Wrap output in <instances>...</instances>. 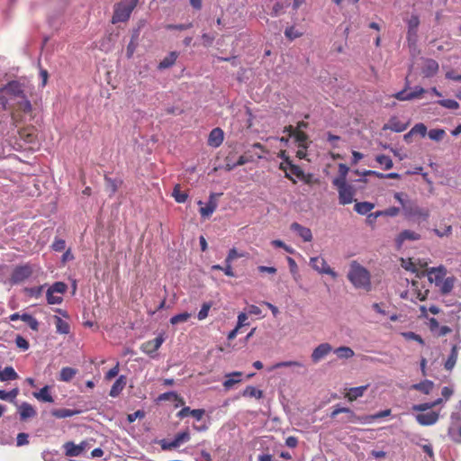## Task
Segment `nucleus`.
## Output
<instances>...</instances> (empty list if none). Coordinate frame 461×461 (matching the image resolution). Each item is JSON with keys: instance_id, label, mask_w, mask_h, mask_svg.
Here are the masks:
<instances>
[{"instance_id": "28", "label": "nucleus", "mask_w": 461, "mask_h": 461, "mask_svg": "<svg viewBox=\"0 0 461 461\" xmlns=\"http://www.w3.org/2000/svg\"><path fill=\"white\" fill-rule=\"evenodd\" d=\"M77 413H79V411L70 409H56L51 411V414L58 419L72 417Z\"/></svg>"}, {"instance_id": "61", "label": "nucleus", "mask_w": 461, "mask_h": 461, "mask_svg": "<svg viewBox=\"0 0 461 461\" xmlns=\"http://www.w3.org/2000/svg\"><path fill=\"white\" fill-rule=\"evenodd\" d=\"M433 407H434V404H431V402H425V403L414 405L413 410L419 411H425Z\"/></svg>"}, {"instance_id": "53", "label": "nucleus", "mask_w": 461, "mask_h": 461, "mask_svg": "<svg viewBox=\"0 0 461 461\" xmlns=\"http://www.w3.org/2000/svg\"><path fill=\"white\" fill-rule=\"evenodd\" d=\"M402 335L407 339L415 340V341L419 342L421 345L424 344V340L422 339V338L420 335H418V334H416V333H414L412 331L404 332Z\"/></svg>"}, {"instance_id": "26", "label": "nucleus", "mask_w": 461, "mask_h": 461, "mask_svg": "<svg viewBox=\"0 0 461 461\" xmlns=\"http://www.w3.org/2000/svg\"><path fill=\"white\" fill-rule=\"evenodd\" d=\"M334 353L337 355L339 358L341 359H348L354 357L355 353L352 348L349 347H339L334 350Z\"/></svg>"}, {"instance_id": "41", "label": "nucleus", "mask_w": 461, "mask_h": 461, "mask_svg": "<svg viewBox=\"0 0 461 461\" xmlns=\"http://www.w3.org/2000/svg\"><path fill=\"white\" fill-rule=\"evenodd\" d=\"M120 184H121V181H119V180L105 177L106 188L112 194H114L117 191Z\"/></svg>"}, {"instance_id": "17", "label": "nucleus", "mask_w": 461, "mask_h": 461, "mask_svg": "<svg viewBox=\"0 0 461 461\" xmlns=\"http://www.w3.org/2000/svg\"><path fill=\"white\" fill-rule=\"evenodd\" d=\"M408 32L407 37L408 40H411L412 37H416L418 27L420 25V17L417 14H411L410 18L406 20Z\"/></svg>"}, {"instance_id": "34", "label": "nucleus", "mask_w": 461, "mask_h": 461, "mask_svg": "<svg viewBox=\"0 0 461 461\" xmlns=\"http://www.w3.org/2000/svg\"><path fill=\"white\" fill-rule=\"evenodd\" d=\"M172 195L177 203H185L188 197L187 194L180 190V186L176 185L174 187Z\"/></svg>"}, {"instance_id": "25", "label": "nucleus", "mask_w": 461, "mask_h": 461, "mask_svg": "<svg viewBox=\"0 0 461 461\" xmlns=\"http://www.w3.org/2000/svg\"><path fill=\"white\" fill-rule=\"evenodd\" d=\"M125 378L124 376L121 375L115 383L113 384L111 391H110V396L116 397L119 395V393L122 392L123 387L125 386Z\"/></svg>"}, {"instance_id": "12", "label": "nucleus", "mask_w": 461, "mask_h": 461, "mask_svg": "<svg viewBox=\"0 0 461 461\" xmlns=\"http://www.w3.org/2000/svg\"><path fill=\"white\" fill-rule=\"evenodd\" d=\"M420 235L413 230H404L401 231L395 238V245L400 249L406 240H419Z\"/></svg>"}, {"instance_id": "46", "label": "nucleus", "mask_w": 461, "mask_h": 461, "mask_svg": "<svg viewBox=\"0 0 461 461\" xmlns=\"http://www.w3.org/2000/svg\"><path fill=\"white\" fill-rule=\"evenodd\" d=\"M47 301L50 304H59L62 302L60 295H55L53 293L47 290Z\"/></svg>"}, {"instance_id": "30", "label": "nucleus", "mask_w": 461, "mask_h": 461, "mask_svg": "<svg viewBox=\"0 0 461 461\" xmlns=\"http://www.w3.org/2000/svg\"><path fill=\"white\" fill-rule=\"evenodd\" d=\"M77 370L72 367H63L59 374V380L69 382L76 375Z\"/></svg>"}, {"instance_id": "1", "label": "nucleus", "mask_w": 461, "mask_h": 461, "mask_svg": "<svg viewBox=\"0 0 461 461\" xmlns=\"http://www.w3.org/2000/svg\"><path fill=\"white\" fill-rule=\"evenodd\" d=\"M13 102L17 110L29 113L32 110V104L25 94L24 86L18 81H12L0 89V104L8 109L9 103Z\"/></svg>"}, {"instance_id": "5", "label": "nucleus", "mask_w": 461, "mask_h": 461, "mask_svg": "<svg viewBox=\"0 0 461 461\" xmlns=\"http://www.w3.org/2000/svg\"><path fill=\"white\" fill-rule=\"evenodd\" d=\"M139 0H122L116 4L113 7V15L112 17V23H123L126 22L133 9L136 7Z\"/></svg>"}, {"instance_id": "44", "label": "nucleus", "mask_w": 461, "mask_h": 461, "mask_svg": "<svg viewBox=\"0 0 461 461\" xmlns=\"http://www.w3.org/2000/svg\"><path fill=\"white\" fill-rule=\"evenodd\" d=\"M411 133L420 134L424 137L427 134V127L424 123H417L411 128Z\"/></svg>"}, {"instance_id": "11", "label": "nucleus", "mask_w": 461, "mask_h": 461, "mask_svg": "<svg viewBox=\"0 0 461 461\" xmlns=\"http://www.w3.org/2000/svg\"><path fill=\"white\" fill-rule=\"evenodd\" d=\"M33 269L29 265L17 267L12 275V281L14 283H21L27 279L32 274Z\"/></svg>"}, {"instance_id": "64", "label": "nucleus", "mask_w": 461, "mask_h": 461, "mask_svg": "<svg viewBox=\"0 0 461 461\" xmlns=\"http://www.w3.org/2000/svg\"><path fill=\"white\" fill-rule=\"evenodd\" d=\"M202 40H203V44L204 46H210L212 43V41H214V36L208 34V33H203L202 35Z\"/></svg>"}, {"instance_id": "18", "label": "nucleus", "mask_w": 461, "mask_h": 461, "mask_svg": "<svg viewBox=\"0 0 461 461\" xmlns=\"http://www.w3.org/2000/svg\"><path fill=\"white\" fill-rule=\"evenodd\" d=\"M291 230L300 236L303 241H310L312 239V231L309 228L303 227L297 222L291 224Z\"/></svg>"}, {"instance_id": "24", "label": "nucleus", "mask_w": 461, "mask_h": 461, "mask_svg": "<svg viewBox=\"0 0 461 461\" xmlns=\"http://www.w3.org/2000/svg\"><path fill=\"white\" fill-rule=\"evenodd\" d=\"M178 57L177 52L172 51L167 57H165L158 65V68L165 69L173 66Z\"/></svg>"}, {"instance_id": "29", "label": "nucleus", "mask_w": 461, "mask_h": 461, "mask_svg": "<svg viewBox=\"0 0 461 461\" xmlns=\"http://www.w3.org/2000/svg\"><path fill=\"white\" fill-rule=\"evenodd\" d=\"M54 320L57 332L60 334H68L69 332V325L67 321H63L59 316H55Z\"/></svg>"}, {"instance_id": "36", "label": "nucleus", "mask_w": 461, "mask_h": 461, "mask_svg": "<svg viewBox=\"0 0 461 461\" xmlns=\"http://www.w3.org/2000/svg\"><path fill=\"white\" fill-rule=\"evenodd\" d=\"M191 317V314L188 313V312H182V313H179V314H176L175 316H173L171 319H170V323L172 325H176L178 323H182V322H185L187 321Z\"/></svg>"}, {"instance_id": "55", "label": "nucleus", "mask_w": 461, "mask_h": 461, "mask_svg": "<svg viewBox=\"0 0 461 461\" xmlns=\"http://www.w3.org/2000/svg\"><path fill=\"white\" fill-rule=\"evenodd\" d=\"M211 308L210 303H203L201 310L198 312L197 318L202 321L208 316L209 310Z\"/></svg>"}, {"instance_id": "47", "label": "nucleus", "mask_w": 461, "mask_h": 461, "mask_svg": "<svg viewBox=\"0 0 461 461\" xmlns=\"http://www.w3.org/2000/svg\"><path fill=\"white\" fill-rule=\"evenodd\" d=\"M174 439L177 443V445L180 446L182 443L186 442L190 439V434L188 431H183L178 433Z\"/></svg>"}, {"instance_id": "49", "label": "nucleus", "mask_w": 461, "mask_h": 461, "mask_svg": "<svg viewBox=\"0 0 461 461\" xmlns=\"http://www.w3.org/2000/svg\"><path fill=\"white\" fill-rule=\"evenodd\" d=\"M332 351V347L328 343H322L319 345V358L328 355Z\"/></svg>"}, {"instance_id": "9", "label": "nucleus", "mask_w": 461, "mask_h": 461, "mask_svg": "<svg viewBox=\"0 0 461 461\" xmlns=\"http://www.w3.org/2000/svg\"><path fill=\"white\" fill-rule=\"evenodd\" d=\"M165 339L163 335H158L154 339L146 341L140 347L142 352L147 355L152 356L163 344Z\"/></svg>"}, {"instance_id": "22", "label": "nucleus", "mask_w": 461, "mask_h": 461, "mask_svg": "<svg viewBox=\"0 0 461 461\" xmlns=\"http://www.w3.org/2000/svg\"><path fill=\"white\" fill-rule=\"evenodd\" d=\"M32 395L39 401L45 402H53V397L50 393V386L42 387L39 392H34Z\"/></svg>"}, {"instance_id": "57", "label": "nucleus", "mask_w": 461, "mask_h": 461, "mask_svg": "<svg viewBox=\"0 0 461 461\" xmlns=\"http://www.w3.org/2000/svg\"><path fill=\"white\" fill-rule=\"evenodd\" d=\"M426 90L421 86H416L412 92H410L411 99H416L421 97Z\"/></svg>"}, {"instance_id": "32", "label": "nucleus", "mask_w": 461, "mask_h": 461, "mask_svg": "<svg viewBox=\"0 0 461 461\" xmlns=\"http://www.w3.org/2000/svg\"><path fill=\"white\" fill-rule=\"evenodd\" d=\"M457 359V347L453 346L451 349V353L447 358V360L445 363V368L447 370H451L454 366L456 365Z\"/></svg>"}, {"instance_id": "50", "label": "nucleus", "mask_w": 461, "mask_h": 461, "mask_svg": "<svg viewBox=\"0 0 461 461\" xmlns=\"http://www.w3.org/2000/svg\"><path fill=\"white\" fill-rule=\"evenodd\" d=\"M159 445L163 450H169L179 447L175 439L170 442L167 441L166 439H162L159 441Z\"/></svg>"}, {"instance_id": "62", "label": "nucleus", "mask_w": 461, "mask_h": 461, "mask_svg": "<svg viewBox=\"0 0 461 461\" xmlns=\"http://www.w3.org/2000/svg\"><path fill=\"white\" fill-rule=\"evenodd\" d=\"M66 243L63 240H56L53 244L52 248L56 251H61L65 249Z\"/></svg>"}, {"instance_id": "2", "label": "nucleus", "mask_w": 461, "mask_h": 461, "mask_svg": "<svg viewBox=\"0 0 461 461\" xmlns=\"http://www.w3.org/2000/svg\"><path fill=\"white\" fill-rule=\"evenodd\" d=\"M405 196H407L405 194L400 192L393 194L394 199L402 205L404 217L418 222L427 221L430 214L429 210L420 207L415 201L404 199Z\"/></svg>"}, {"instance_id": "39", "label": "nucleus", "mask_w": 461, "mask_h": 461, "mask_svg": "<svg viewBox=\"0 0 461 461\" xmlns=\"http://www.w3.org/2000/svg\"><path fill=\"white\" fill-rule=\"evenodd\" d=\"M390 414H391V410L390 409H386V410L381 411L379 412H376V413H375L373 415L366 416L364 420H365L366 422H371V421L375 420L377 419H381V418L389 416Z\"/></svg>"}, {"instance_id": "10", "label": "nucleus", "mask_w": 461, "mask_h": 461, "mask_svg": "<svg viewBox=\"0 0 461 461\" xmlns=\"http://www.w3.org/2000/svg\"><path fill=\"white\" fill-rule=\"evenodd\" d=\"M221 194L214 193L210 194L208 203L199 210L202 217L208 218L214 212L218 206L217 197H219Z\"/></svg>"}, {"instance_id": "54", "label": "nucleus", "mask_w": 461, "mask_h": 461, "mask_svg": "<svg viewBox=\"0 0 461 461\" xmlns=\"http://www.w3.org/2000/svg\"><path fill=\"white\" fill-rule=\"evenodd\" d=\"M299 366H300V364L296 361H284V362L276 363L270 368V370H274V369L280 368V367Z\"/></svg>"}, {"instance_id": "40", "label": "nucleus", "mask_w": 461, "mask_h": 461, "mask_svg": "<svg viewBox=\"0 0 461 461\" xmlns=\"http://www.w3.org/2000/svg\"><path fill=\"white\" fill-rule=\"evenodd\" d=\"M428 134H429V139L436 140V141H439L443 139L446 132L443 129H432L429 131Z\"/></svg>"}, {"instance_id": "43", "label": "nucleus", "mask_w": 461, "mask_h": 461, "mask_svg": "<svg viewBox=\"0 0 461 461\" xmlns=\"http://www.w3.org/2000/svg\"><path fill=\"white\" fill-rule=\"evenodd\" d=\"M67 285L62 282H56L50 287H49L48 291L55 294H62L66 292Z\"/></svg>"}, {"instance_id": "14", "label": "nucleus", "mask_w": 461, "mask_h": 461, "mask_svg": "<svg viewBox=\"0 0 461 461\" xmlns=\"http://www.w3.org/2000/svg\"><path fill=\"white\" fill-rule=\"evenodd\" d=\"M408 127V123H404L401 122L398 117L393 116L390 118L388 123L384 124L383 126V130H390L394 132H402L404 131Z\"/></svg>"}, {"instance_id": "7", "label": "nucleus", "mask_w": 461, "mask_h": 461, "mask_svg": "<svg viewBox=\"0 0 461 461\" xmlns=\"http://www.w3.org/2000/svg\"><path fill=\"white\" fill-rule=\"evenodd\" d=\"M339 413L346 414V419L344 420V421H346V422H351V423H356V422L365 423L366 422L364 420L365 417L360 418V417L357 416L356 413L353 411H351L349 408L340 407L339 405L334 406V409L330 413V418H335Z\"/></svg>"}, {"instance_id": "51", "label": "nucleus", "mask_w": 461, "mask_h": 461, "mask_svg": "<svg viewBox=\"0 0 461 461\" xmlns=\"http://www.w3.org/2000/svg\"><path fill=\"white\" fill-rule=\"evenodd\" d=\"M406 89H407V86L402 90V91H399L397 92L396 94L393 95V97L399 101H409V100H411V95L409 93L406 92Z\"/></svg>"}, {"instance_id": "37", "label": "nucleus", "mask_w": 461, "mask_h": 461, "mask_svg": "<svg viewBox=\"0 0 461 461\" xmlns=\"http://www.w3.org/2000/svg\"><path fill=\"white\" fill-rule=\"evenodd\" d=\"M438 104L441 105L442 107H445L447 109L450 110H456L459 108V104L453 99H442L438 100Z\"/></svg>"}, {"instance_id": "56", "label": "nucleus", "mask_w": 461, "mask_h": 461, "mask_svg": "<svg viewBox=\"0 0 461 461\" xmlns=\"http://www.w3.org/2000/svg\"><path fill=\"white\" fill-rule=\"evenodd\" d=\"M15 343L16 346L23 350H27L29 348L28 341L22 336H17L15 338Z\"/></svg>"}, {"instance_id": "63", "label": "nucleus", "mask_w": 461, "mask_h": 461, "mask_svg": "<svg viewBox=\"0 0 461 461\" xmlns=\"http://www.w3.org/2000/svg\"><path fill=\"white\" fill-rule=\"evenodd\" d=\"M205 413V411L203 409H194L192 410L191 414L196 420H202Z\"/></svg>"}, {"instance_id": "20", "label": "nucleus", "mask_w": 461, "mask_h": 461, "mask_svg": "<svg viewBox=\"0 0 461 461\" xmlns=\"http://www.w3.org/2000/svg\"><path fill=\"white\" fill-rule=\"evenodd\" d=\"M242 376L241 372H233L225 375L226 380L223 382V386L226 390L232 388L235 384H239Z\"/></svg>"}, {"instance_id": "4", "label": "nucleus", "mask_w": 461, "mask_h": 461, "mask_svg": "<svg viewBox=\"0 0 461 461\" xmlns=\"http://www.w3.org/2000/svg\"><path fill=\"white\" fill-rule=\"evenodd\" d=\"M428 272L430 276V279H434L436 285L439 287V290L443 294H447L452 291L456 278L454 276H448L444 279L447 274L445 267L440 266L438 267H431Z\"/></svg>"}, {"instance_id": "13", "label": "nucleus", "mask_w": 461, "mask_h": 461, "mask_svg": "<svg viewBox=\"0 0 461 461\" xmlns=\"http://www.w3.org/2000/svg\"><path fill=\"white\" fill-rule=\"evenodd\" d=\"M439 69L438 63L433 59H426L421 68V73L425 77H434Z\"/></svg>"}, {"instance_id": "52", "label": "nucleus", "mask_w": 461, "mask_h": 461, "mask_svg": "<svg viewBox=\"0 0 461 461\" xmlns=\"http://www.w3.org/2000/svg\"><path fill=\"white\" fill-rule=\"evenodd\" d=\"M319 272L330 275L332 277V279H336L338 276L337 273L325 262L322 263L321 268L319 269Z\"/></svg>"}, {"instance_id": "31", "label": "nucleus", "mask_w": 461, "mask_h": 461, "mask_svg": "<svg viewBox=\"0 0 461 461\" xmlns=\"http://www.w3.org/2000/svg\"><path fill=\"white\" fill-rule=\"evenodd\" d=\"M242 395L244 397H254L257 399H260L263 397V392L261 390L257 389L254 386H247L245 390L242 392Z\"/></svg>"}, {"instance_id": "35", "label": "nucleus", "mask_w": 461, "mask_h": 461, "mask_svg": "<svg viewBox=\"0 0 461 461\" xmlns=\"http://www.w3.org/2000/svg\"><path fill=\"white\" fill-rule=\"evenodd\" d=\"M289 5L290 4L287 1L276 3L272 8V15H280L284 13L285 9L289 6Z\"/></svg>"}, {"instance_id": "27", "label": "nucleus", "mask_w": 461, "mask_h": 461, "mask_svg": "<svg viewBox=\"0 0 461 461\" xmlns=\"http://www.w3.org/2000/svg\"><path fill=\"white\" fill-rule=\"evenodd\" d=\"M18 378V375L12 366H6L4 370L0 371V380L9 381Z\"/></svg>"}, {"instance_id": "58", "label": "nucleus", "mask_w": 461, "mask_h": 461, "mask_svg": "<svg viewBox=\"0 0 461 461\" xmlns=\"http://www.w3.org/2000/svg\"><path fill=\"white\" fill-rule=\"evenodd\" d=\"M348 172V167L344 164H339V176L336 177L335 179H343V182H346V176Z\"/></svg>"}, {"instance_id": "45", "label": "nucleus", "mask_w": 461, "mask_h": 461, "mask_svg": "<svg viewBox=\"0 0 461 461\" xmlns=\"http://www.w3.org/2000/svg\"><path fill=\"white\" fill-rule=\"evenodd\" d=\"M288 131H290L291 136H294L296 141H298L300 145L305 141L306 136L304 133L294 130L292 126L289 127Z\"/></svg>"}, {"instance_id": "38", "label": "nucleus", "mask_w": 461, "mask_h": 461, "mask_svg": "<svg viewBox=\"0 0 461 461\" xmlns=\"http://www.w3.org/2000/svg\"><path fill=\"white\" fill-rule=\"evenodd\" d=\"M137 39H138V34L136 33L135 35L132 36L130 43L127 46L126 56L128 59H131L136 50V48L138 46Z\"/></svg>"}, {"instance_id": "6", "label": "nucleus", "mask_w": 461, "mask_h": 461, "mask_svg": "<svg viewBox=\"0 0 461 461\" xmlns=\"http://www.w3.org/2000/svg\"><path fill=\"white\" fill-rule=\"evenodd\" d=\"M332 183L338 189L340 204H348L354 201L356 190L352 185L343 182V179H333Z\"/></svg>"}, {"instance_id": "21", "label": "nucleus", "mask_w": 461, "mask_h": 461, "mask_svg": "<svg viewBox=\"0 0 461 461\" xmlns=\"http://www.w3.org/2000/svg\"><path fill=\"white\" fill-rule=\"evenodd\" d=\"M368 385L357 386L349 388L346 393L345 397L349 401L353 402L359 397H362L366 391Z\"/></svg>"}, {"instance_id": "48", "label": "nucleus", "mask_w": 461, "mask_h": 461, "mask_svg": "<svg viewBox=\"0 0 461 461\" xmlns=\"http://www.w3.org/2000/svg\"><path fill=\"white\" fill-rule=\"evenodd\" d=\"M241 257H243V255L240 254L238 252V250L235 248H233V249H230L228 256L225 259V263H232V261H234L238 258H241Z\"/></svg>"}, {"instance_id": "19", "label": "nucleus", "mask_w": 461, "mask_h": 461, "mask_svg": "<svg viewBox=\"0 0 461 461\" xmlns=\"http://www.w3.org/2000/svg\"><path fill=\"white\" fill-rule=\"evenodd\" d=\"M18 411L22 420L33 418L36 415L35 409L28 402H23L19 405Z\"/></svg>"}, {"instance_id": "16", "label": "nucleus", "mask_w": 461, "mask_h": 461, "mask_svg": "<svg viewBox=\"0 0 461 461\" xmlns=\"http://www.w3.org/2000/svg\"><path fill=\"white\" fill-rule=\"evenodd\" d=\"M224 133L221 128H214L209 134L208 144L211 147L218 148L223 141Z\"/></svg>"}, {"instance_id": "59", "label": "nucleus", "mask_w": 461, "mask_h": 461, "mask_svg": "<svg viewBox=\"0 0 461 461\" xmlns=\"http://www.w3.org/2000/svg\"><path fill=\"white\" fill-rule=\"evenodd\" d=\"M17 446L18 447H22V446H24V445H27L29 443V440H28V434L26 433H19L17 435Z\"/></svg>"}, {"instance_id": "23", "label": "nucleus", "mask_w": 461, "mask_h": 461, "mask_svg": "<svg viewBox=\"0 0 461 461\" xmlns=\"http://www.w3.org/2000/svg\"><path fill=\"white\" fill-rule=\"evenodd\" d=\"M374 208H375V204L370 202H357L355 203V206H354L355 211L361 215L367 214Z\"/></svg>"}, {"instance_id": "60", "label": "nucleus", "mask_w": 461, "mask_h": 461, "mask_svg": "<svg viewBox=\"0 0 461 461\" xmlns=\"http://www.w3.org/2000/svg\"><path fill=\"white\" fill-rule=\"evenodd\" d=\"M400 209L398 207H389L384 210V216L395 217L399 214Z\"/></svg>"}, {"instance_id": "8", "label": "nucleus", "mask_w": 461, "mask_h": 461, "mask_svg": "<svg viewBox=\"0 0 461 461\" xmlns=\"http://www.w3.org/2000/svg\"><path fill=\"white\" fill-rule=\"evenodd\" d=\"M89 445L90 444L87 441H82L78 445H76L73 442H67L64 444L65 453L68 456H79L89 447Z\"/></svg>"}, {"instance_id": "33", "label": "nucleus", "mask_w": 461, "mask_h": 461, "mask_svg": "<svg viewBox=\"0 0 461 461\" xmlns=\"http://www.w3.org/2000/svg\"><path fill=\"white\" fill-rule=\"evenodd\" d=\"M375 160L384 167L385 170L391 169L393 166L392 158L387 155H377Z\"/></svg>"}, {"instance_id": "3", "label": "nucleus", "mask_w": 461, "mask_h": 461, "mask_svg": "<svg viewBox=\"0 0 461 461\" xmlns=\"http://www.w3.org/2000/svg\"><path fill=\"white\" fill-rule=\"evenodd\" d=\"M348 279L357 289H363L368 292L372 288L369 271L357 261H353L350 264Z\"/></svg>"}, {"instance_id": "15", "label": "nucleus", "mask_w": 461, "mask_h": 461, "mask_svg": "<svg viewBox=\"0 0 461 461\" xmlns=\"http://www.w3.org/2000/svg\"><path fill=\"white\" fill-rule=\"evenodd\" d=\"M439 414L436 411L428 413H420L416 416V420L422 426H430L435 424L438 420Z\"/></svg>"}, {"instance_id": "42", "label": "nucleus", "mask_w": 461, "mask_h": 461, "mask_svg": "<svg viewBox=\"0 0 461 461\" xmlns=\"http://www.w3.org/2000/svg\"><path fill=\"white\" fill-rule=\"evenodd\" d=\"M433 387V383L430 381H425L413 385V388L421 391L425 393H429Z\"/></svg>"}]
</instances>
